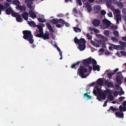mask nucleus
<instances>
[{"instance_id":"nucleus-49","label":"nucleus","mask_w":126,"mask_h":126,"mask_svg":"<svg viewBox=\"0 0 126 126\" xmlns=\"http://www.w3.org/2000/svg\"><path fill=\"white\" fill-rule=\"evenodd\" d=\"M111 3H111L108 1L107 3V7L110 8L111 7V6H112V5H111Z\"/></svg>"},{"instance_id":"nucleus-64","label":"nucleus","mask_w":126,"mask_h":126,"mask_svg":"<svg viewBox=\"0 0 126 126\" xmlns=\"http://www.w3.org/2000/svg\"><path fill=\"white\" fill-rule=\"evenodd\" d=\"M89 72L90 73H90L91 71L92 70V68L91 66H89Z\"/></svg>"},{"instance_id":"nucleus-59","label":"nucleus","mask_w":126,"mask_h":126,"mask_svg":"<svg viewBox=\"0 0 126 126\" xmlns=\"http://www.w3.org/2000/svg\"><path fill=\"white\" fill-rule=\"evenodd\" d=\"M114 12L116 14H119L120 11L119 10L117 9H116L114 10Z\"/></svg>"},{"instance_id":"nucleus-58","label":"nucleus","mask_w":126,"mask_h":126,"mask_svg":"<svg viewBox=\"0 0 126 126\" xmlns=\"http://www.w3.org/2000/svg\"><path fill=\"white\" fill-rule=\"evenodd\" d=\"M125 97L121 96L119 98V99L120 101H122L124 99H125Z\"/></svg>"},{"instance_id":"nucleus-15","label":"nucleus","mask_w":126,"mask_h":126,"mask_svg":"<svg viewBox=\"0 0 126 126\" xmlns=\"http://www.w3.org/2000/svg\"><path fill=\"white\" fill-rule=\"evenodd\" d=\"M80 62H78L76 63L73 64L71 66V68H74L76 69L78 68L79 66V64L80 63Z\"/></svg>"},{"instance_id":"nucleus-52","label":"nucleus","mask_w":126,"mask_h":126,"mask_svg":"<svg viewBox=\"0 0 126 126\" xmlns=\"http://www.w3.org/2000/svg\"><path fill=\"white\" fill-rule=\"evenodd\" d=\"M87 36L88 39L91 40L92 39V36L90 35L89 33H87Z\"/></svg>"},{"instance_id":"nucleus-45","label":"nucleus","mask_w":126,"mask_h":126,"mask_svg":"<svg viewBox=\"0 0 126 126\" xmlns=\"http://www.w3.org/2000/svg\"><path fill=\"white\" fill-rule=\"evenodd\" d=\"M11 14L12 16L15 17H16L19 15L16 12L12 13Z\"/></svg>"},{"instance_id":"nucleus-5","label":"nucleus","mask_w":126,"mask_h":126,"mask_svg":"<svg viewBox=\"0 0 126 126\" xmlns=\"http://www.w3.org/2000/svg\"><path fill=\"white\" fill-rule=\"evenodd\" d=\"M92 63V59L91 58H88L84 60L82 62V64L85 67L89 66L90 64Z\"/></svg>"},{"instance_id":"nucleus-39","label":"nucleus","mask_w":126,"mask_h":126,"mask_svg":"<svg viewBox=\"0 0 126 126\" xmlns=\"http://www.w3.org/2000/svg\"><path fill=\"white\" fill-rule=\"evenodd\" d=\"M110 109L112 111H113V112H114V111L116 110L117 111L118 110V109H116L115 108L113 107L112 106H110Z\"/></svg>"},{"instance_id":"nucleus-19","label":"nucleus","mask_w":126,"mask_h":126,"mask_svg":"<svg viewBox=\"0 0 126 126\" xmlns=\"http://www.w3.org/2000/svg\"><path fill=\"white\" fill-rule=\"evenodd\" d=\"M103 24L106 25L110 26V22L107 19H105L103 20Z\"/></svg>"},{"instance_id":"nucleus-29","label":"nucleus","mask_w":126,"mask_h":126,"mask_svg":"<svg viewBox=\"0 0 126 126\" xmlns=\"http://www.w3.org/2000/svg\"><path fill=\"white\" fill-rule=\"evenodd\" d=\"M119 43L123 47H126V43L124 42L121 41H119Z\"/></svg>"},{"instance_id":"nucleus-50","label":"nucleus","mask_w":126,"mask_h":126,"mask_svg":"<svg viewBox=\"0 0 126 126\" xmlns=\"http://www.w3.org/2000/svg\"><path fill=\"white\" fill-rule=\"evenodd\" d=\"M92 63L93 65H95L97 64V62L94 59H92Z\"/></svg>"},{"instance_id":"nucleus-10","label":"nucleus","mask_w":126,"mask_h":126,"mask_svg":"<svg viewBox=\"0 0 126 126\" xmlns=\"http://www.w3.org/2000/svg\"><path fill=\"white\" fill-rule=\"evenodd\" d=\"M100 21L99 20L94 19L92 22V23L94 26H97L100 24Z\"/></svg>"},{"instance_id":"nucleus-46","label":"nucleus","mask_w":126,"mask_h":126,"mask_svg":"<svg viewBox=\"0 0 126 126\" xmlns=\"http://www.w3.org/2000/svg\"><path fill=\"white\" fill-rule=\"evenodd\" d=\"M102 16L104 15L106 13V12L104 10H102L100 12Z\"/></svg>"},{"instance_id":"nucleus-55","label":"nucleus","mask_w":126,"mask_h":126,"mask_svg":"<svg viewBox=\"0 0 126 126\" xmlns=\"http://www.w3.org/2000/svg\"><path fill=\"white\" fill-rule=\"evenodd\" d=\"M97 90L95 89H94L93 91V93L95 95L97 96L98 95L97 94Z\"/></svg>"},{"instance_id":"nucleus-7","label":"nucleus","mask_w":126,"mask_h":126,"mask_svg":"<svg viewBox=\"0 0 126 126\" xmlns=\"http://www.w3.org/2000/svg\"><path fill=\"white\" fill-rule=\"evenodd\" d=\"M42 35L41 37L44 40L48 39H49V33L47 32V33H45L44 34V33L43 31Z\"/></svg>"},{"instance_id":"nucleus-3","label":"nucleus","mask_w":126,"mask_h":126,"mask_svg":"<svg viewBox=\"0 0 126 126\" xmlns=\"http://www.w3.org/2000/svg\"><path fill=\"white\" fill-rule=\"evenodd\" d=\"M87 72V69L84 68V67L83 66H80L78 69V73H79V75L82 78H85L89 75V74H88L87 73L85 75L84 74V73H86Z\"/></svg>"},{"instance_id":"nucleus-6","label":"nucleus","mask_w":126,"mask_h":126,"mask_svg":"<svg viewBox=\"0 0 126 126\" xmlns=\"http://www.w3.org/2000/svg\"><path fill=\"white\" fill-rule=\"evenodd\" d=\"M26 7L24 5H18L16 8L17 9L20 10L21 12H24L26 11Z\"/></svg>"},{"instance_id":"nucleus-16","label":"nucleus","mask_w":126,"mask_h":126,"mask_svg":"<svg viewBox=\"0 0 126 126\" xmlns=\"http://www.w3.org/2000/svg\"><path fill=\"white\" fill-rule=\"evenodd\" d=\"M86 41L83 38H81L79 39V42L78 45H85Z\"/></svg>"},{"instance_id":"nucleus-12","label":"nucleus","mask_w":126,"mask_h":126,"mask_svg":"<svg viewBox=\"0 0 126 126\" xmlns=\"http://www.w3.org/2000/svg\"><path fill=\"white\" fill-rule=\"evenodd\" d=\"M101 9V6L99 5L94 6V10L97 13H98L100 12Z\"/></svg>"},{"instance_id":"nucleus-11","label":"nucleus","mask_w":126,"mask_h":126,"mask_svg":"<svg viewBox=\"0 0 126 126\" xmlns=\"http://www.w3.org/2000/svg\"><path fill=\"white\" fill-rule=\"evenodd\" d=\"M116 116L120 118H123L124 114L123 112H121L119 111L116 112L115 113Z\"/></svg>"},{"instance_id":"nucleus-13","label":"nucleus","mask_w":126,"mask_h":126,"mask_svg":"<svg viewBox=\"0 0 126 126\" xmlns=\"http://www.w3.org/2000/svg\"><path fill=\"white\" fill-rule=\"evenodd\" d=\"M29 15L28 13L27 12H25L22 15L23 18L25 20H27L28 19V16Z\"/></svg>"},{"instance_id":"nucleus-38","label":"nucleus","mask_w":126,"mask_h":126,"mask_svg":"<svg viewBox=\"0 0 126 126\" xmlns=\"http://www.w3.org/2000/svg\"><path fill=\"white\" fill-rule=\"evenodd\" d=\"M110 45L112 47H113L114 49H117V45H115L111 43L110 44Z\"/></svg>"},{"instance_id":"nucleus-37","label":"nucleus","mask_w":126,"mask_h":126,"mask_svg":"<svg viewBox=\"0 0 126 126\" xmlns=\"http://www.w3.org/2000/svg\"><path fill=\"white\" fill-rule=\"evenodd\" d=\"M110 28L112 30H115L117 28V26L115 25H112L110 26Z\"/></svg>"},{"instance_id":"nucleus-63","label":"nucleus","mask_w":126,"mask_h":126,"mask_svg":"<svg viewBox=\"0 0 126 126\" xmlns=\"http://www.w3.org/2000/svg\"><path fill=\"white\" fill-rule=\"evenodd\" d=\"M95 82H93L92 83H90V84H89V86L90 87H91L92 86H93L95 84Z\"/></svg>"},{"instance_id":"nucleus-51","label":"nucleus","mask_w":126,"mask_h":126,"mask_svg":"<svg viewBox=\"0 0 126 126\" xmlns=\"http://www.w3.org/2000/svg\"><path fill=\"white\" fill-rule=\"evenodd\" d=\"M76 2L77 3H78L80 6L82 5V3L81 0H77Z\"/></svg>"},{"instance_id":"nucleus-44","label":"nucleus","mask_w":126,"mask_h":126,"mask_svg":"<svg viewBox=\"0 0 126 126\" xmlns=\"http://www.w3.org/2000/svg\"><path fill=\"white\" fill-rule=\"evenodd\" d=\"M74 42L76 44L78 43V44L79 42V40H78V39L76 37H75L74 40Z\"/></svg>"},{"instance_id":"nucleus-43","label":"nucleus","mask_w":126,"mask_h":126,"mask_svg":"<svg viewBox=\"0 0 126 126\" xmlns=\"http://www.w3.org/2000/svg\"><path fill=\"white\" fill-rule=\"evenodd\" d=\"M109 31L108 30H105L104 32V34L106 36H109Z\"/></svg>"},{"instance_id":"nucleus-20","label":"nucleus","mask_w":126,"mask_h":126,"mask_svg":"<svg viewBox=\"0 0 126 126\" xmlns=\"http://www.w3.org/2000/svg\"><path fill=\"white\" fill-rule=\"evenodd\" d=\"M80 51L84 50L86 48L85 45H79L78 47Z\"/></svg>"},{"instance_id":"nucleus-8","label":"nucleus","mask_w":126,"mask_h":126,"mask_svg":"<svg viewBox=\"0 0 126 126\" xmlns=\"http://www.w3.org/2000/svg\"><path fill=\"white\" fill-rule=\"evenodd\" d=\"M34 0H26L27 2V7L30 9H32V6L33 4V1Z\"/></svg>"},{"instance_id":"nucleus-27","label":"nucleus","mask_w":126,"mask_h":126,"mask_svg":"<svg viewBox=\"0 0 126 126\" xmlns=\"http://www.w3.org/2000/svg\"><path fill=\"white\" fill-rule=\"evenodd\" d=\"M52 22L53 24H56L59 23V19L57 18H53L51 19Z\"/></svg>"},{"instance_id":"nucleus-33","label":"nucleus","mask_w":126,"mask_h":126,"mask_svg":"<svg viewBox=\"0 0 126 126\" xmlns=\"http://www.w3.org/2000/svg\"><path fill=\"white\" fill-rule=\"evenodd\" d=\"M21 16L20 15H19L16 17V21L18 22H20L21 20Z\"/></svg>"},{"instance_id":"nucleus-36","label":"nucleus","mask_w":126,"mask_h":126,"mask_svg":"<svg viewBox=\"0 0 126 126\" xmlns=\"http://www.w3.org/2000/svg\"><path fill=\"white\" fill-rule=\"evenodd\" d=\"M108 98L109 100L110 101H112L113 100L114 98L112 95L111 94H109L108 96Z\"/></svg>"},{"instance_id":"nucleus-57","label":"nucleus","mask_w":126,"mask_h":126,"mask_svg":"<svg viewBox=\"0 0 126 126\" xmlns=\"http://www.w3.org/2000/svg\"><path fill=\"white\" fill-rule=\"evenodd\" d=\"M120 53L122 55L126 56V52L124 51H121Z\"/></svg>"},{"instance_id":"nucleus-28","label":"nucleus","mask_w":126,"mask_h":126,"mask_svg":"<svg viewBox=\"0 0 126 126\" xmlns=\"http://www.w3.org/2000/svg\"><path fill=\"white\" fill-rule=\"evenodd\" d=\"M116 22L118 23H119V21L121 20V17L120 15L116 14Z\"/></svg>"},{"instance_id":"nucleus-42","label":"nucleus","mask_w":126,"mask_h":126,"mask_svg":"<svg viewBox=\"0 0 126 126\" xmlns=\"http://www.w3.org/2000/svg\"><path fill=\"white\" fill-rule=\"evenodd\" d=\"M117 49L118 50H124V48L123 47L119 45H117Z\"/></svg>"},{"instance_id":"nucleus-41","label":"nucleus","mask_w":126,"mask_h":126,"mask_svg":"<svg viewBox=\"0 0 126 126\" xmlns=\"http://www.w3.org/2000/svg\"><path fill=\"white\" fill-rule=\"evenodd\" d=\"M105 41L101 40H99L98 41V43L100 44H105Z\"/></svg>"},{"instance_id":"nucleus-18","label":"nucleus","mask_w":126,"mask_h":126,"mask_svg":"<svg viewBox=\"0 0 126 126\" xmlns=\"http://www.w3.org/2000/svg\"><path fill=\"white\" fill-rule=\"evenodd\" d=\"M97 84L100 86H102L103 84L104 81L101 78H99L97 81Z\"/></svg>"},{"instance_id":"nucleus-9","label":"nucleus","mask_w":126,"mask_h":126,"mask_svg":"<svg viewBox=\"0 0 126 126\" xmlns=\"http://www.w3.org/2000/svg\"><path fill=\"white\" fill-rule=\"evenodd\" d=\"M105 84L109 88L112 87L113 88L114 87L113 84L111 82H108V81L106 80L105 82Z\"/></svg>"},{"instance_id":"nucleus-32","label":"nucleus","mask_w":126,"mask_h":126,"mask_svg":"<svg viewBox=\"0 0 126 126\" xmlns=\"http://www.w3.org/2000/svg\"><path fill=\"white\" fill-rule=\"evenodd\" d=\"M113 33L115 36L117 37L119 36L118 32L117 31H113Z\"/></svg>"},{"instance_id":"nucleus-25","label":"nucleus","mask_w":126,"mask_h":126,"mask_svg":"<svg viewBox=\"0 0 126 126\" xmlns=\"http://www.w3.org/2000/svg\"><path fill=\"white\" fill-rule=\"evenodd\" d=\"M13 11L12 9L10 7L9 8L6 9L5 10L6 14L7 15H9Z\"/></svg>"},{"instance_id":"nucleus-2","label":"nucleus","mask_w":126,"mask_h":126,"mask_svg":"<svg viewBox=\"0 0 126 126\" xmlns=\"http://www.w3.org/2000/svg\"><path fill=\"white\" fill-rule=\"evenodd\" d=\"M98 94V95H97L96 99L99 101H101L102 99L105 100L106 98V96L105 94L102 92L101 90L99 88L98 86L95 87Z\"/></svg>"},{"instance_id":"nucleus-22","label":"nucleus","mask_w":126,"mask_h":126,"mask_svg":"<svg viewBox=\"0 0 126 126\" xmlns=\"http://www.w3.org/2000/svg\"><path fill=\"white\" fill-rule=\"evenodd\" d=\"M93 69L95 71L97 70L98 71H99L100 70V69L99 67V66L98 65H94L93 64Z\"/></svg>"},{"instance_id":"nucleus-17","label":"nucleus","mask_w":126,"mask_h":126,"mask_svg":"<svg viewBox=\"0 0 126 126\" xmlns=\"http://www.w3.org/2000/svg\"><path fill=\"white\" fill-rule=\"evenodd\" d=\"M46 25L47 27L48 28L49 31L51 32H54V31L52 27L50 24L48 23H47L46 24Z\"/></svg>"},{"instance_id":"nucleus-40","label":"nucleus","mask_w":126,"mask_h":126,"mask_svg":"<svg viewBox=\"0 0 126 126\" xmlns=\"http://www.w3.org/2000/svg\"><path fill=\"white\" fill-rule=\"evenodd\" d=\"M59 22L63 25L65 23V21L62 18H60L59 19Z\"/></svg>"},{"instance_id":"nucleus-23","label":"nucleus","mask_w":126,"mask_h":126,"mask_svg":"<svg viewBox=\"0 0 126 126\" xmlns=\"http://www.w3.org/2000/svg\"><path fill=\"white\" fill-rule=\"evenodd\" d=\"M86 5L87 6L86 8L87 11L89 12H91L92 11V9L90 4L88 3L86 4Z\"/></svg>"},{"instance_id":"nucleus-48","label":"nucleus","mask_w":126,"mask_h":126,"mask_svg":"<svg viewBox=\"0 0 126 126\" xmlns=\"http://www.w3.org/2000/svg\"><path fill=\"white\" fill-rule=\"evenodd\" d=\"M110 26L106 25L105 24H103L102 26V28L104 29H107V28L109 27Z\"/></svg>"},{"instance_id":"nucleus-30","label":"nucleus","mask_w":126,"mask_h":126,"mask_svg":"<svg viewBox=\"0 0 126 126\" xmlns=\"http://www.w3.org/2000/svg\"><path fill=\"white\" fill-rule=\"evenodd\" d=\"M73 29L76 32H80L81 31V30L79 28L76 27H74Z\"/></svg>"},{"instance_id":"nucleus-56","label":"nucleus","mask_w":126,"mask_h":126,"mask_svg":"<svg viewBox=\"0 0 126 126\" xmlns=\"http://www.w3.org/2000/svg\"><path fill=\"white\" fill-rule=\"evenodd\" d=\"M9 3L8 2H6L5 3L4 5L5 6V8H8L9 6Z\"/></svg>"},{"instance_id":"nucleus-47","label":"nucleus","mask_w":126,"mask_h":126,"mask_svg":"<svg viewBox=\"0 0 126 126\" xmlns=\"http://www.w3.org/2000/svg\"><path fill=\"white\" fill-rule=\"evenodd\" d=\"M100 39H104V40L105 41H106L107 40V37H105L104 36L102 35H101V37H100Z\"/></svg>"},{"instance_id":"nucleus-61","label":"nucleus","mask_w":126,"mask_h":126,"mask_svg":"<svg viewBox=\"0 0 126 126\" xmlns=\"http://www.w3.org/2000/svg\"><path fill=\"white\" fill-rule=\"evenodd\" d=\"M122 11L124 14L126 15V8H124L122 10Z\"/></svg>"},{"instance_id":"nucleus-31","label":"nucleus","mask_w":126,"mask_h":126,"mask_svg":"<svg viewBox=\"0 0 126 126\" xmlns=\"http://www.w3.org/2000/svg\"><path fill=\"white\" fill-rule=\"evenodd\" d=\"M84 98H85V97H86L87 98V99L88 100L91 99V96L88 94L87 93H85L84 94Z\"/></svg>"},{"instance_id":"nucleus-62","label":"nucleus","mask_w":126,"mask_h":126,"mask_svg":"<svg viewBox=\"0 0 126 126\" xmlns=\"http://www.w3.org/2000/svg\"><path fill=\"white\" fill-rule=\"evenodd\" d=\"M108 102V100H106V101L104 102V104L103 105L104 107H105L107 106V103Z\"/></svg>"},{"instance_id":"nucleus-34","label":"nucleus","mask_w":126,"mask_h":126,"mask_svg":"<svg viewBox=\"0 0 126 126\" xmlns=\"http://www.w3.org/2000/svg\"><path fill=\"white\" fill-rule=\"evenodd\" d=\"M37 19L38 21L40 22H44L46 21L45 19L41 18H38Z\"/></svg>"},{"instance_id":"nucleus-60","label":"nucleus","mask_w":126,"mask_h":126,"mask_svg":"<svg viewBox=\"0 0 126 126\" xmlns=\"http://www.w3.org/2000/svg\"><path fill=\"white\" fill-rule=\"evenodd\" d=\"M94 31L96 33H97L99 32V30H98L97 29H96L95 28H94Z\"/></svg>"},{"instance_id":"nucleus-21","label":"nucleus","mask_w":126,"mask_h":126,"mask_svg":"<svg viewBox=\"0 0 126 126\" xmlns=\"http://www.w3.org/2000/svg\"><path fill=\"white\" fill-rule=\"evenodd\" d=\"M28 23L31 27H37V25H36V23L34 21H29L28 22Z\"/></svg>"},{"instance_id":"nucleus-54","label":"nucleus","mask_w":126,"mask_h":126,"mask_svg":"<svg viewBox=\"0 0 126 126\" xmlns=\"http://www.w3.org/2000/svg\"><path fill=\"white\" fill-rule=\"evenodd\" d=\"M124 92L123 90H121V92H118V94L120 96L122 94H124Z\"/></svg>"},{"instance_id":"nucleus-14","label":"nucleus","mask_w":126,"mask_h":126,"mask_svg":"<svg viewBox=\"0 0 126 126\" xmlns=\"http://www.w3.org/2000/svg\"><path fill=\"white\" fill-rule=\"evenodd\" d=\"M29 13L30 15V16L32 18H36V16L35 13L33 12L32 10H30L29 11Z\"/></svg>"},{"instance_id":"nucleus-4","label":"nucleus","mask_w":126,"mask_h":126,"mask_svg":"<svg viewBox=\"0 0 126 126\" xmlns=\"http://www.w3.org/2000/svg\"><path fill=\"white\" fill-rule=\"evenodd\" d=\"M37 28L39 30L36 29L34 32V34L36 37H41L42 35L43 31V29L41 25H37Z\"/></svg>"},{"instance_id":"nucleus-1","label":"nucleus","mask_w":126,"mask_h":126,"mask_svg":"<svg viewBox=\"0 0 126 126\" xmlns=\"http://www.w3.org/2000/svg\"><path fill=\"white\" fill-rule=\"evenodd\" d=\"M22 32L24 35L23 38L29 41L30 44H32L34 40L33 39V36L31 32L30 31L24 30Z\"/></svg>"},{"instance_id":"nucleus-26","label":"nucleus","mask_w":126,"mask_h":126,"mask_svg":"<svg viewBox=\"0 0 126 126\" xmlns=\"http://www.w3.org/2000/svg\"><path fill=\"white\" fill-rule=\"evenodd\" d=\"M116 4L120 9H122L124 7V5L121 2L119 1L117 2Z\"/></svg>"},{"instance_id":"nucleus-53","label":"nucleus","mask_w":126,"mask_h":126,"mask_svg":"<svg viewBox=\"0 0 126 126\" xmlns=\"http://www.w3.org/2000/svg\"><path fill=\"white\" fill-rule=\"evenodd\" d=\"M118 94V92L117 91H114L113 93V94L115 96H117Z\"/></svg>"},{"instance_id":"nucleus-35","label":"nucleus","mask_w":126,"mask_h":126,"mask_svg":"<svg viewBox=\"0 0 126 126\" xmlns=\"http://www.w3.org/2000/svg\"><path fill=\"white\" fill-rule=\"evenodd\" d=\"M14 4L16 5H18L20 4V2L18 0H14L13 1Z\"/></svg>"},{"instance_id":"nucleus-24","label":"nucleus","mask_w":126,"mask_h":126,"mask_svg":"<svg viewBox=\"0 0 126 126\" xmlns=\"http://www.w3.org/2000/svg\"><path fill=\"white\" fill-rule=\"evenodd\" d=\"M116 80L118 84H120L121 83L120 76H117L116 77Z\"/></svg>"}]
</instances>
